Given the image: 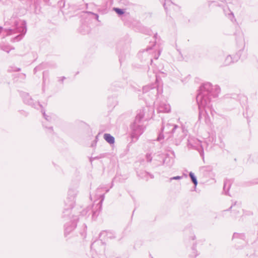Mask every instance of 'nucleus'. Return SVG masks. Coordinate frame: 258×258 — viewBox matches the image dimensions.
Segmentation results:
<instances>
[{
    "mask_svg": "<svg viewBox=\"0 0 258 258\" xmlns=\"http://www.w3.org/2000/svg\"><path fill=\"white\" fill-rule=\"evenodd\" d=\"M97 242H95L92 244V246H93Z\"/></svg>",
    "mask_w": 258,
    "mask_h": 258,
    "instance_id": "obj_29",
    "label": "nucleus"
},
{
    "mask_svg": "<svg viewBox=\"0 0 258 258\" xmlns=\"http://www.w3.org/2000/svg\"><path fill=\"white\" fill-rule=\"evenodd\" d=\"M114 10L119 15L123 14L124 13L123 10L119 8H114Z\"/></svg>",
    "mask_w": 258,
    "mask_h": 258,
    "instance_id": "obj_18",
    "label": "nucleus"
},
{
    "mask_svg": "<svg viewBox=\"0 0 258 258\" xmlns=\"http://www.w3.org/2000/svg\"><path fill=\"white\" fill-rule=\"evenodd\" d=\"M96 19H97V20H98V15H96Z\"/></svg>",
    "mask_w": 258,
    "mask_h": 258,
    "instance_id": "obj_30",
    "label": "nucleus"
},
{
    "mask_svg": "<svg viewBox=\"0 0 258 258\" xmlns=\"http://www.w3.org/2000/svg\"><path fill=\"white\" fill-rule=\"evenodd\" d=\"M43 114L44 117L46 119V120H47L48 121L50 120V119H51V117L50 116H49L48 115H46L45 114V112H43Z\"/></svg>",
    "mask_w": 258,
    "mask_h": 258,
    "instance_id": "obj_22",
    "label": "nucleus"
},
{
    "mask_svg": "<svg viewBox=\"0 0 258 258\" xmlns=\"http://www.w3.org/2000/svg\"><path fill=\"white\" fill-rule=\"evenodd\" d=\"M177 129L180 131L181 130V128L177 125L171 123H167L165 124H163L161 131L163 134L169 135L168 137H170L176 133Z\"/></svg>",
    "mask_w": 258,
    "mask_h": 258,
    "instance_id": "obj_5",
    "label": "nucleus"
},
{
    "mask_svg": "<svg viewBox=\"0 0 258 258\" xmlns=\"http://www.w3.org/2000/svg\"><path fill=\"white\" fill-rule=\"evenodd\" d=\"M232 240L237 248H241L246 244L245 236L242 233H234Z\"/></svg>",
    "mask_w": 258,
    "mask_h": 258,
    "instance_id": "obj_6",
    "label": "nucleus"
},
{
    "mask_svg": "<svg viewBox=\"0 0 258 258\" xmlns=\"http://www.w3.org/2000/svg\"><path fill=\"white\" fill-rule=\"evenodd\" d=\"M157 110L158 112L168 113L171 110V107L169 104L162 102L158 105Z\"/></svg>",
    "mask_w": 258,
    "mask_h": 258,
    "instance_id": "obj_8",
    "label": "nucleus"
},
{
    "mask_svg": "<svg viewBox=\"0 0 258 258\" xmlns=\"http://www.w3.org/2000/svg\"><path fill=\"white\" fill-rule=\"evenodd\" d=\"M182 178V176H174L170 178V180L171 181L172 180H180Z\"/></svg>",
    "mask_w": 258,
    "mask_h": 258,
    "instance_id": "obj_21",
    "label": "nucleus"
},
{
    "mask_svg": "<svg viewBox=\"0 0 258 258\" xmlns=\"http://www.w3.org/2000/svg\"><path fill=\"white\" fill-rule=\"evenodd\" d=\"M163 138V135H162L161 134H160L159 135L158 137L157 138V140L159 141H160Z\"/></svg>",
    "mask_w": 258,
    "mask_h": 258,
    "instance_id": "obj_23",
    "label": "nucleus"
},
{
    "mask_svg": "<svg viewBox=\"0 0 258 258\" xmlns=\"http://www.w3.org/2000/svg\"><path fill=\"white\" fill-rule=\"evenodd\" d=\"M230 17H231L232 18H234V15H233V13H231L230 14Z\"/></svg>",
    "mask_w": 258,
    "mask_h": 258,
    "instance_id": "obj_25",
    "label": "nucleus"
},
{
    "mask_svg": "<svg viewBox=\"0 0 258 258\" xmlns=\"http://www.w3.org/2000/svg\"><path fill=\"white\" fill-rule=\"evenodd\" d=\"M239 58V56L237 55L234 56L233 57H232L231 55H228L225 59L224 64L226 66L229 65L232 62L237 61Z\"/></svg>",
    "mask_w": 258,
    "mask_h": 258,
    "instance_id": "obj_9",
    "label": "nucleus"
},
{
    "mask_svg": "<svg viewBox=\"0 0 258 258\" xmlns=\"http://www.w3.org/2000/svg\"><path fill=\"white\" fill-rule=\"evenodd\" d=\"M11 22L14 23V25L8 29H4L0 27V33L6 32L7 35H11L17 33H20V34L14 38L13 41H18L21 40L23 35L26 32V23L24 21L14 19L11 20Z\"/></svg>",
    "mask_w": 258,
    "mask_h": 258,
    "instance_id": "obj_3",
    "label": "nucleus"
},
{
    "mask_svg": "<svg viewBox=\"0 0 258 258\" xmlns=\"http://www.w3.org/2000/svg\"><path fill=\"white\" fill-rule=\"evenodd\" d=\"M100 237L101 240L111 238L112 237L111 233L106 231H102L100 234Z\"/></svg>",
    "mask_w": 258,
    "mask_h": 258,
    "instance_id": "obj_15",
    "label": "nucleus"
},
{
    "mask_svg": "<svg viewBox=\"0 0 258 258\" xmlns=\"http://www.w3.org/2000/svg\"><path fill=\"white\" fill-rule=\"evenodd\" d=\"M52 127L51 126H49L48 127V131L49 132V133H51L52 132Z\"/></svg>",
    "mask_w": 258,
    "mask_h": 258,
    "instance_id": "obj_24",
    "label": "nucleus"
},
{
    "mask_svg": "<svg viewBox=\"0 0 258 258\" xmlns=\"http://www.w3.org/2000/svg\"><path fill=\"white\" fill-rule=\"evenodd\" d=\"M0 49L8 53L12 48L6 43L2 42L0 43Z\"/></svg>",
    "mask_w": 258,
    "mask_h": 258,
    "instance_id": "obj_13",
    "label": "nucleus"
},
{
    "mask_svg": "<svg viewBox=\"0 0 258 258\" xmlns=\"http://www.w3.org/2000/svg\"><path fill=\"white\" fill-rule=\"evenodd\" d=\"M146 158L148 162H151L152 158L151 157V154L150 153H147L146 155Z\"/></svg>",
    "mask_w": 258,
    "mask_h": 258,
    "instance_id": "obj_19",
    "label": "nucleus"
},
{
    "mask_svg": "<svg viewBox=\"0 0 258 258\" xmlns=\"http://www.w3.org/2000/svg\"><path fill=\"white\" fill-rule=\"evenodd\" d=\"M198 254L197 253V251L195 252V256H196L197 255H198Z\"/></svg>",
    "mask_w": 258,
    "mask_h": 258,
    "instance_id": "obj_27",
    "label": "nucleus"
},
{
    "mask_svg": "<svg viewBox=\"0 0 258 258\" xmlns=\"http://www.w3.org/2000/svg\"><path fill=\"white\" fill-rule=\"evenodd\" d=\"M174 159L173 157L167 156L163 160V164L167 166L171 167L174 164Z\"/></svg>",
    "mask_w": 258,
    "mask_h": 258,
    "instance_id": "obj_10",
    "label": "nucleus"
},
{
    "mask_svg": "<svg viewBox=\"0 0 258 258\" xmlns=\"http://www.w3.org/2000/svg\"><path fill=\"white\" fill-rule=\"evenodd\" d=\"M151 51H152V48L150 47V48H147L145 50L140 52L139 54L141 55H142L146 56V55H148L149 54V53H150L151 52Z\"/></svg>",
    "mask_w": 258,
    "mask_h": 258,
    "instance_id": "obj_17",
    "label": "nucleus"
},
{
    "mask_svg": "<svg viewBox=\"0 0 258 258\" xmlns=\"http://www.w3.org/2000/svg\"><path fill=\"white\" fill-rule=\"evenodd\" d=\"M104 139L110 144H112L114 143V137L109 134H105L104 135Z\"/></svg>",
    "mask_w": 258,
    "mask_h": 258,
    "instance_id": "obj_14",
    "label": "nucleus"
},
{
    "mask_svg": "<svg viewBox=\"0 0 258 258\" xmlns=\"http://www.w3.org/2000/svg\"><path fill=\"white\" fill-rule=\"evenodd\" d=\"M144 115V110H140L137 114L134 122L131 125V135L133 141H136L145 131V127L142 122Z\"/></svg>",
    "mask_w": 258,
    "mask_h": 258,
    "instance_id": "obj_4",
    "label": "nucleus"
},
{
    "mask_svg": "<svg viewBox=\"0 0 258 258\" xmlns=\"http://www.w3.org/2000/svg\"><path fill=\"white\" fill-rule=\"evenodd\" d=\"M226 183H224V190H225V189H226Z\"/></svg>",
    "mask_w": 258,
    "mask_h": 258,
    "instance_id": "obj_26",
    "label": "nucleus"
},
{
    "mask_svg": "<svg viewBox=\"0 0 258 258\" xmlns=\"http://www.w3.org/2000/svg\"><path fill=\"white\" fill-rule=\"evenodd\" d=\"M77 194V191L76 189H70L68 191V198L65 201L66 209L63 212V217L66 218V220H69L64 226V234L66 235L69 234L75 228L78 220L77 216H75L74 215L70 216L71 211L70 210V209L72 208L75 204V198Z\"/></svg>",
    "mask_w": 258,
    "mask_h": 258,
    "instance_id": "obj_2",
    "label": "nucleus"
},
{
    "mask_svg": "<svg viewBox=\"0 0 258 258\" xmlns=\"http://www.w3.org/2000/svg\"><path fill=\"white\" fill-rule=\"evenodd\" d=\"M96 215V212H94V213L93 214V217L94 218L95 217Z\"/></svg>",
    "mask_w": 258,
    "mask_h": 258,
    "instance_id": "obj_28",
    "label": "nucleus"
},
{
    "mask_svg": "<svg viewBox=\"0 0 258 258\" xmlns=\"http://www.w3.org/2000/svg\"><path fill=\"white\" fill-rule=\"evenodd\" d=\"M163 5L165 9L167 11L168 10H170L174 9L175 7V6L170 0H165V3Z\"/></svg>",
    "mask_w": 258,
    "mask_h": 258,
    "instance_id": "obj_11",
    "label": "nucleus"
},
{
    "mask_svg": "<svg viewBox=\"0 0 258 258\" xmlns=\"http://www.w3.org/2000/svg\"><path fill=\"white\" fill-rule=\"evenodd\" d=\"M220 91V88L217 86H213L210 83L203 84L200 88L199 92L197 96V102L198 104L200 119L202 115L209 117V112L214 115V110L212 108L211 97H216Z\"/></svg>",
    "mask_w": 258,
    "mask_h": 258,
    "instance_id": "obj_1",
    "label": "nucleus"
},
{
    "mask_svg": "<svg viewBox=\"0 0 258 258\" xmlns=\"http://www.w3.org/2000/svg\"><path fill=\"white\" fill-rule=\"evenodd\" d=\"M188 145L191 148L198 150L201 155L203 156L204 154L203 147L200 140L194 138H190L188 140Z\"/></svg>",
    "mask_w": 258,
    "mask_h": 258,
    "instance_id": "obj_7",
    "label": "nucleus"
},
{
    "mask_svg": "<svg viewBox=\"0 0 258 258\" xmlns=\"http://www.w3.org/2000/svg\"><path fill=\"white\" fill-rule=\"evenodd\" d=\"M189 175L196 187L198 184V181L196 176L192 172H189Z\"/></svg>",
    "mask_w": 258,
    "mask_h": 258,
    "instance_id": "obj_16",
    "label": "nucleus"
},
{
    "mask_svg": "<svg viewBox=\"0 0 258 258\" xmlns=\"http://www.w3.org/2000/svg\"><path fill=\"white\" fill-rule=\"evenodd\" d=\"M153 177L152 176H151V178H153Z\"/></svg>",
    "mask_w": 258,
    "mask_h": 258,
    "instance_id": "obj_31",
    "label": "nucleus"
},
{
    "mask_svg": "<svg viewBox=\"0 0 258 258\" xmlns=\"http://www.w3.org/2000/svg\"><path fill=\"white\" fill-rule=\"evenodd\" d=\"M155 88V85H146L143 87V91L144 93H146L150 90H154L157 92V90Z\"/></svg>",
    "mask_w": 258,
    "mask_h": 258,
    "instance_id": "obj_12",
    "label": "nucleus"
},
{
    "mask_svg": "<svg viewBox=\"0 0 258 258\" xmlns=\"http://www.w3.org/2000/svg\"><path fill=\"white\" fill-rule=\"evenodd\" d=\"M161 50H159L158 51V52L157 53H155L154 55H153V57L155 59H157L158 58L159 56H160V53H161Z\"/></svg>",
    "mask_w": 258,
    "mask_h": 258,
    "instance_id": "obj_20",
    "label": "nucleus"
}]
</instances>
